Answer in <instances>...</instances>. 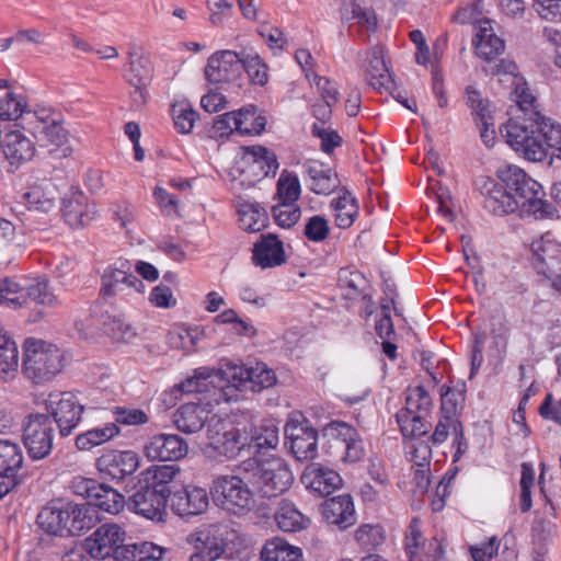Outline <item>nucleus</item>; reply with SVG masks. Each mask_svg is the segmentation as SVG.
Returning <instances> with one entry per match:
<instances>
[{
	"instance_id": "1",
	"label": "nucleus",
	"mask_w": 561,
	"mask_h": 561,
	"mask_svg": "<svg viewBox=\"0 0 561 561\" xmlns=\"http://www.w3.org/2000/svg\"><path fill=\"white\" fill-rule=\"evenodd\" d=\"M507 144L522 158L542 162L549 156V164L556 157L561 160V125L548 117L537 119L511 118L501 129Z\"/></svg>"
},
{
	"instance_id": "2",
	"label": "nucleus",
	"mask_w": 561,
	"mask_h": 561,
	"mask_svg": "<svg viewBox=\"0 0 561 561\" xmlns=\"http://www.w3.org/2000/svg\"><path fill=\"white\" fill-rule=\"evenodd\" d=\"M500 184L514 197L522 217L531 216L537 220L559 219L558 209L545 199L542 186L517 165L497 170Z\"/></svg>"
},
{
	"instance_id": "3",
	"label": "nucleus",
	"mask_w": 561,
	"mask_h": 561,
	"mask_svg": "<svg viewBox=\"0 0 561 561\" xmlns=\"http://www.w3.org/2000/svg\"><path fill=\"white\" fill-rule=\"evenodd\" d=\"M239 471L245 474L261 496L267 499L285 493L294 481L291 470L280 458L262 460L251 457L240 463Z\"/></svg>"
},
{
	"instance_id": "4",
	"label": "nucleus",
	"mask_w": 561,
	"mask_h": 561,
	"mask_svg": "<svg viewBox=\"0 0 561 561\" xmlns=\"http://www.w3.org/2000/svg\"><path fill=\"white\" fill-rule=\"evenodd\" d=\"M222 373L225 374L226 383L219 386L217 400L222 399L227 402L238 401L240 399L239 393L242 391L260 392L276 382L275 373L264 363H256L249 367L228 364Z\"/></svg>"
},
{
	"instance_id": "5",
	"label": "nucleus",
	"mask_w": 561,
	"mask_h": 561,
	"mask_svg": "<svg viewBox=\"0 0 561 561\" xmlns=\"http://www.w3.org/2000/svg\"><path fill=\"white\" fill-rule=\"evenodd\" d=\"M64 354L55 345L41 340L26 339L22 370L35 383L51 380L62 369Z\"/></svg>"
},
{
	"instance_id": "6",
	"label": "nucleus",
	"mask_w": 561,
	"mask_h": 561,
	"mask_svg": "<svg viewBox=\"0 0 561 561\" xmlns=\"http://www.w3.org/2000/svg\"><path fill=\"white\" fill-rule=\"evenodd\" d=\"M248 482L245 474H221L213 480L209 494L217 506L243 516L255 507L254 493Z\"/></svg>"
},
{
	"instance_id": "7",
	"label": "nucleus",
	"mask_w": 561,
	"mask_h": 561,
	"mask_svg": "<svg viewBox=\"0 0 561 561\" xmlns=\"http://www.w3.org/2000/svg\"><path fill=\"white\" fill-rule=\"evenodd\" d=\"M206 453L209 457L232 459L247 450V430L233 426L231 423L216 420L207 427Z\"/></svg>"
},
{
	"instance_id": "8",
	"label": "nucleus",
	"mask_w": 561,
	"mask_h": 561,
	"mask_svg": "<svg viewBox=\"0 0 561 561\" xmlns=\"http://www.w3.org/2000/svg\"><path fill=\"white\" fill-rule=\"evenodd\" d=\"M285 444L299 460H310L318 454V431L302 414L291 415L284 428Z\"/></svg>"
},
{
	"instance_id": "9",
	"label": "nucleus",
	"mask_w": 561,
	"mask_h": 561,
	"mask_svg": "<svg viewBox=\"0 0 561 561\" xmlns=\"http://www.w3.org/2000/svg\"><path fill=\"white\" fill-rule=\"evenodd\" d=\"M55 426L49 415L31 414L23 427V443L33 460L47 458L54 444Z\"/></svg>"
},
{
	"instance_id": "10",
	"label": "nucleus",
	"mask_w": 561,
	"mask_h": 561,
	"mask_svg": "<svg viewBox=\"0 0 561 561\" xmlns=\"http://www.w3.org/2000/svg\"><path fill=\"white\" fill-rule=\"evenodd\" d=\"M101 284L100 294L103 297L127 296L145 289L144 283L134 274L131 263L125 259H118L104 268Z\"/></svg>"
},
{
	"instance_id": "11",
	"label": "nucleus",
	"mask_w": 561,
	"mask_h": 561,
	"mask_svg": "<svg viewBox=\"0 0 561 561\" xmlns=\"http://www.w3.org/2000/svg\"><path fill=\"white\" fill-rule=\"evenodd\" d=\"M530 249L537 273L550 279L552 286L561 290V243L548 232L534 240Z\"/></svg>"
},
{
	"instance_id": "12",
	"label": "nucleus",
	"mask_w": 561,
	"mask_h": 561,
	"mask_svg": "<svg viewBox=\"0 0 561 561\" xmlns=\"http://www.w3.org/2000/svg\"><path fill=\"white\" fill-rule=\"evenodd\" d=\"M47 412L57 425L60 436H68L77 427L84 409L71 392L50 393L45 402Z\"/></svg>"
},
{
	"instance_id": "13",
	"label": "nucleus",
	"mask_w": 561,
	"mask_h": 561,
	"mask_svg": "<svg viewBox=\"0 0 561 561\" xmlns=\"http://www.w3.org/2000/svg\"><path fill=\"white\" fill-rule=\"evenodd\" d=\"M125 530L117 524H103L84 539L89 554L94 560L114 558L121 561V554L125 548Z\"/></svg>"
},
{
	"instance_id": "14",
	"label": "nucleus",
	"mask_w": 561,
	"mask_h": 561,
	"mask_svg": "<svg viewBox=\"0 0 561 561\" xmlns=\"http://www.w3.org/2000/svg\"><path fill=\"white\" fill-rule=\"evenodd\" d=\"M240 163L241 182L248 185H254L270 175L275 176L279 167L276 153L263 146L245 147Z\"/></svg>"
},
{
	"instance_id": "15",
	"label": "nucleus",
	"mask_w": 561,
	"mask_h": 561,
	"mask_svg": "<svg viewBox=\"0 0 561 561\" xmlns=\"http://www.w3.org/2000/svg\"><path fill=\"white\" fill-rule=\"evenodd\" d=\"M24 182L21 201L30 210L47 214L56 207L59 193L50 180L39 176L38 172H32L25 176Z\"/></svg>"
},
{
	"instance_id": "16",
	"label": "nucleus",
	"mask_w": 561,
	"mask_h": 561,
	"mask_svg": "<svg viewBox=\"0 0 561 561\" xmlns=\"http://www.w3.org/2000/svg\"><path fill=\"white\" fill-rule=\"evenodd\" d=\"M169 496L138 480L135 492L129 496L127 506L136 514L154 522H162Z\"/></svg>"
},
{
	"instance_id": "17",
	"label": "nucleus",
	"mask_w": 561,
	"mask_h": 561,
	"mask_svg": "<svg viewBox=\"0 0 561 561\" xmlns=\"http://www.w3.org/2000/svg\"><path fill=\"white\" fill-rule=\"evenodd\" d=\"M325 438L336 442L343 450V460L355 462L364 456V444L357 430L343 421H331L323 430Z\"/></svg>"
},
{
	"instance_id": "18",
	"label": "nucleus",
	"mask_w": 561,
	"mask_h": 561,
	"mask_svg": "<svg viewBox=\"0 0 561 561\" xmlns=\"http://www.w3.org/2000/svg\"><path fill=\"white\" fill-rule=\"evenodd\" d=\"M169 504L172 512L182 518L201 515L209 506L208 492L201 486L185 485L171 493Z\"/></svg>"
},
{
	"instance_id": "19",
	"label": "nucleus",
	"mask_w": 561,
	"mask_h": 561,
	"mask_svg": "<svg viewBox=\"0 0 561 561\" xmlns=\"http://www.w3.org/2000/svg\"><path fill=\"white\" fill-rule=\"evenodd\" d=\"M138 466V455L133 450H108L96 459L100 474L113 481H122L131 476Z\"/></svg>"
},
{
	"instance_id": "20",
	"label": "nucleus",
	"mask_w": 561,
	"mask_h": 561,
	"mask_svg": "<svg viewBox=\"0 0 561 561\" xmlns=\"http://www.w3.org/2000/svg\"><path fill=\"white\" fill-rule=\"evenodd\" d=\"M241 51L221 50L208 58L205 78L209 83H222L237 80L242 72Z\"/></svg>"
},
{
	"instance_id": "21",
	"label": "nucleus",
	"mask_w": 561,
	"mask_h": 561,
	"mask_svg": "<svg viewBox=\"0 0 561 561\" xmlns=\"http://www.w3.org/2000/svg\"><path fill=\"white\" fill-rule=\"evenodd\" d=\"M187 443L175 434H158L145 445V454L151 460L176 461L187 455Z\"/></svg>"
},
{
	"instance_id": "22",
	"label": "nucleus",
	"mask_w": 561,
	"mask_h": 561,
	"mask_svg": "<svg viewBox=\"0 0 561 561\" xmlns=\"http://www.w3.org/2000/svg\"><path fill=\"white\" fill-rule=\"evenodd\" d=\"M477 185L484 197V208L496 215L505 216L519 210L517 202L511 196L500 182L490 178H483Z\"/></svg>"
},
{
	"instance_id": "23",
	"label": "nucleus",
	"mask_w": 561,
	"mask_h": 561,
	"mask_svg": "<svg viewBox=\"0 0 561 561\" xmlns=\"http://www.w3.org/2000/svg\"><path fill=\"white\" fill-rule=\"evenodd\" d=\"M61 214L65 221L72 228L89 225L96 214L95 205L88 204L87 196L80 191H73L61 199Z\"/></svg>"
},
{
	"instance_id": "24",
	"label": "nucleus",
	"mask_w": 561,
	"mask_h": 561,
	"mask_svg": "<svg viewBox=\"0 0 561 561\" xmlns=\"http://www.w3.org/2000/svg\"><path fill=\"white\" fill-rule=\"evenodd\" d=\"M300 479L307 489L320 496L330 495L342 484V479L336 471L317 463L308 465Z\"/></svg>"
},
{
	"instance_id": "25",
	"label": "nucleus",
	"mask_w": 561,
	"mask_h": 561,
	"mask_svg": "<svg viewBox=\"0 0 561 561\" xmlns=\"http://www.w3.org/2000/svg\"><path fill=\"white\" fill-rule=\"evenodd\" d=\"M252 261L263 270L282 265L285 262L283 242L276 234H261L254 243Z\"/></svg>"
},
{
	"instance_id": "26",
	"label": "nucleus",
	"mask_w": 561,
	"mask_h": 561,
	"mask_svg": "<svg viewBox=\"0 0 561 561\" xmlns=\"http://www.w3.org/2000/svg\"><path fill=\"white\" fill-rule=\"evenodd\" d=\"M322 515L329 524L346 529L356 522L355 507L350 494L328 499L322 505Z\"/></svg>"
},
{
	"instance_id": "27",
	"label": "nucleus",
	"mask_w": 561,
	"mask_h": 561,
	"mask_svg": "<svg viewBox=\"0 0 561 561\" xmlns=\"http://www.w3.org/2000/svg\"><path fill=\"white\" fill-rule=\"evenodd\" d=\"M207 404L201 402H188L182 404L173 414V423L175 427L185 434H194L199 432L209 417Z\"/></svg>"
},
{
	"instance_id": "28",
	"label": "nucleus",
	"mask_w": 561,
	"mask_h": 561,
	"mask_svg": "<svg viewBox=\"0 0 561 561\" xmlns=\"http://www.w3.org/2000/svg\"><path fill=\"white\" fill-rule=\"evenodd\" d=\"M69 513L66 503H51L44 506L37 515L38 526L47 534L59 537L69 536Z\"/></svg>"
},
{
	"instance_id": "29",
	"label": "nucleus",
	"mask_w": 561,
	"mask_h": 561,
	"mask_svg": "<svg viewBox=\"0 0 561 561\" xmlns=\"http://www.w3.org/2000/svg\"><path fill=\"white\" fill-rule=\"evenodd\" d=\"M472 43L477 55L488 61L496 58L505 48L504 41L494 34L488 19L479 21V30Z\"/></svg>"
},
{
	"instance_id": "30",
	"label": "nucleus",
	"mask_w": 561,
	"mask_h": 561,
	"mask_svg": "<svg viewBox=\"0 0 561 561\" xmlns=\"http://www.w3.org/2000/svg\"><path fill=\"white\" fill-rule=\"evenodd\" d=\"M3 153L9 163L18 168L34 157L35 147L20 130H10L3 140Z\"/></svg>"
},
{
	"instance_id": "31",
	"label": "nucleus",
	"mask_w": 561,
	"mask_h": 561,
	"mask_svg": "<svg viewBox=\"0 0 561 561\" xmlns=\"http://www.w3.org/2000/svg\"><path fill=\"white\" fill-rule=\"evenodd\" d=\"M195 551L190 561H229L224 558L226 542L222 538L211 536L209 533L199 531L193 540Z\"/></svg>"
},
{
	"instance_id": "32",
	"label": "nucleus",
	"mask_w": 561,
	"mask_h": 561,
	"mask_svg": "<svg viewBox=\"0 0 561 561\" xmlns=\"http://www.w3.org/2000/svg\"><path fill=\"white\" fill-rule=\"evenodd\" d=\"M310 180V190L318 195H329L334 192L340 181L337 174L319 161H309L305 164Z\"/></svg>"
},
{
	"instance_id": "33",
	"label": "nucleus",
	"mask_w": 561,
	"mask_h": 561,
	"mask_svg": "<svg viewBox=\"0 0 561 561\" xmlns=\"http://www.w3.org/2000/svg\"><path fill=\"white\" fill-rule=\"evenodd\" d=\"M69 513V536H79L82 531L89 530L99 522V511L89 503L77 504L66 503Z\"/></svg>"
},
{
	"instance_id": "34",
	"label": "nucleus",
	"mask_w": 561,
	"mask_h": 561,
	"mask_svg": "<svg viewBox=\"0 0 561 561\" xmlns=\"http://www.w3.org/2000/svg\"><path fill=\"white\" fill-rule=\"evenodd\" d=\"M91 321L96 322L103 333L114 341L129 343L136 336V331L129 323L108 312H102L98 316L96 310H93Z\"/></svg>"
},
{
	"instance_id": "35",
	"label": "nucleus",
	"mask_w": 561,
	"mask_h": 561,
	"mask_svg": "<svg viewBox=\"0 0 561 561\" xmlns=\"http://www.w3.org/2000/svg\"><path fill=\"white\" fill-rule=\"evenodd\" d=\"M180 473L178 465H154L147 468L139 476V480L147 485L160 490L167 496H171L174 490H171L170 484L173 482L175 476Z\"/></svg>"
},
{
	"instance_id": "36",
	"label": "nucleus",
	"mask_w": 561,
	"mask_h": 561,
	"mask_svg": "<svg viewBox=\"0 0 561 561\" xmlns=\"http://www.w3.org/2000/svg\"><path fill=\"white\" fill-rule=\"evenodd\" d=\"M278 528L285 533L300 531L309 525V518L305 516L294 503L283 500L274 515Z\"/></svg>"
},
{
	"instance_id": "37",
	"label": "nucleus",
	"mask_w": 561,
	"mask_h": 561,
	"mask_svg": "<svg viewBox=\"0 0 561 561\" xmlns=\"http://www.w3.org/2000/svg\"><path fill=\"white\" fill-rule=\"evenodd\" d=\"M365 58L362 62V68L370 77L371 85L382 87L390 80L388 66L383 59V47L376 45L370 50L366 51Z\"/></svg>"
},
{
	"instance_id": "38",
	"label": "nucleus",
	"mask_w": 561,
	"mask_h": 561,
	"mask_svg": "<svg viewBox=\"0 0 561 561\" xmlns=\"http://www.w3.org/2000/svg\"><path fill=\"white\" fill-rule=\"evenodd\" d=\"M334 210L335 225L341 229L350 228L358 217L359 206L357 199L343 188V194L331 202Z\"/></svg>"
},
{
	"instance_id": "39",
	"label": "nucleus",
	"mask_w": 561,
	"mask_h": 561,
	"mask_svg": "<svg viewBox=\"0 0 561 561\" xmlns=\"http://www.w3.org/2000/svg\"><path fill=\"white\" fill-rule=\"evenodd\" d=\"M89 504L93 505L95 510L116 515L123 511L127 502L125 496L114 488L106 483H99L94 494H92V502Z\"/></svg>"
},
{
	"instance_id": "40",
	"label": "nucleus",
	"mask_w": 561,
	"mask_h": 561,
	"mask_svg": "<svg viewBox=\"0 0 561 561\" xmlns=\"http://www.w3.org/2000/svg\"><path fill=\"white\" fill-rule=\"evenodd\" d=\"M247 450L250 454L275 449L279 442L278 428L273 424L254 427L250 433L247 432Z\"/></svg>"
},
{
	"instance_id": "41",
	"label": "nucleus",
	"mask_w": 561,
	"mask_h": 561,
	"mask_svg": "<svg viewBox=\"0 0 561 561\" xmlns=\"http://www.w3.org/2000/svg\"><path fill=\"white\" fill-rule=\"evenodd\" d=\"M225 369L209 370L208 368H199L195 375L185 379L176 386V389L183 393H202L208 390L209 385H215L216 380L225 381Z\"/></svg>"
},
{
	"instance_id": "42",
	"label": "nucleus",
	"mask_w": 561,
	"mask_h": 561,
	"mask_svg": "<svg viewBox=\"0 0 561 561\" xmlns=\"http://www.w3.org/2000/svg\"><path fill=\"white\" fill-rule=\"evenodd\" d=\"M302 551L282 538H273L264 545L261 561H301Z\"/></svg>"
},
{
	"instance_id": "43",
	"label": "nucleus",
	"mask_w": 561,
	"mask_h": 561,
	"mask_svg": "<svg viewBox=\"0 0 561 561\" xmlns=\"http://www.w3.org/2000/svg\"><path fill=\"white\" fill-rule=\"evenodd\" d=\"M513 84L514 90L512 95L522 112V115L515 118L538 121L539 117H545L537 110L536 98L530 93L526 82H524L522 78L514 77Z\"/></svg>"
},
{
	"instance_id": "44",
	"label": "nucleus",
	"mask_w": 561,
	"mask_h": 561,
	"mask_svg": "<svg viewBox=\"0 0 561 561\" xmlns=\"http://www.w3.org/2000/svg\"><path fill=\"white\" fill-rule=\"evenodd\" d=\"M128 65L125 79L129 84H150L153 68L149 57L137 53H128Z\"/></svg>"
},
{
	"instance_id": "45",
	"label": "nucleus",
	"mask_w": 561,
	"mask_h": 561,
	"mask_svg": "<svg viewBox=\"0 0 561 561\" xmlns=\"http://www.w3.org/2000/svg\"><path fill=\"white\" fill-rule=\"evenodd\" d=\"M19 352L16 343L7 334L0 332V379L7 381L18 371Z\"/></svg>"
},
{
	"instance_id": "46",
	"label": "nucleus",
	"mask_w": 561,
	"mask_h": 561,
	"mask_svg": "<svg viewBox=\"0 0 561 561\" xmlns=\"http://www.w3.org/2000/svg\"><path fill=\"white\" fill-rule=\"evenodd\" d=\"M119 433V428L115 423H107L103 427H95L76 437V447L82 451H89L100 446Z\"/></svg>"
},
{
	"instance_id": "47",
	"label": "nucleus",
	"mask_w": 561,
	"mask_h": 561,
	"mask_svg": "<svg viewBox=\"0 0 561 561\" xmlns=\"http://www.w3.org/2000/svg\"><path fill=\"white\" fill-rule=\"evenodd\" d=\"M23 463V454L20 445L11 440H0V477H12Z\"/></svg>"
},
{
	"instance_id": "48",
	"label": "nucleus",
	"mask_w": 561,
	"mask_h": 561,
	"mask_svg": "<svg viewBox=\"0 0 561 561\" xmlns=\"http://www.w3.org/2000/svg\"><path fill=\"white\" fill-rule=\"evenodd\" d=\"M163 548L149 541L125 545L121 554V561H162Z\"/></svg>"
},
{
	"instance_id": "49",
	"label": "nucleus",
	"mask_w": 561,
	"mask_h": 561,
	"mask_svg": "<svg viewBox=\"0 0 561 561\" xmlns=\"http://www.w3.org/2000/svg\"><path fill=\"white\" fill-rule=\"evenodd\" d=\"M242 71H245L250 81L256 85H264L268 81L267 65L253 49L241 50Z\"/></svg>"
},
{
	"instance_id": "50",
	"label": "nucleus",
	"mask_w": 561,
	"mask_h": 561,
	"mask_svg": "<svg viewBox=\"0 0 561 561\" xmlns=\"http://www.w3.org/2000/svg\"><path fill=\"white\" fill-rule=\"evenodd\" d=\"M410 412H398L396 414L397 423L404 437L421 438L426 436L432 424L425 420L427 414L410 415Z\"/></svg>"
},
{
	"instance_id": "51",
	"label": "nucleus",
	"mask_w": 561,
	"mask_h": 561,
	"mask_svg": "<svg viewBox=\"0 0 561 561\" xmlns=\"http://www.w3.org/2000/svg\"><path fill=\"white\" fill-rule=\"evenodd\" d=\"M236 116L234 128L242 135H259L265 128V117L257 115V108L254 105L240 108L236 112Z\"/></svg>"
},
{
	"instance_id": "52",
	"label": "nucleus",
	"mask_w": 561,
	"mask_h": 561,
	"mask_svg": "<svg viewBox=\"0 0 561 561\" xmlns=\"http://www.w3.org/2000/svg\"><path fill=\"white\" fill-rule=\"evenodd\" d=\"M341 14L343 20H356L357 23L365 25L368 30L374 31L377 26L374 10L363 0H350V4L344 3L341 8Z\"/></svg>"
},
{
	"instance_id": "53",
	"label": "nucleus",
	"mask_w": 561,
	"mask_h": 561,
	"mask_svg": "<svg viewBox=\"0 0 561 561\" xmlns=\"http://www.w3.org/2000/svg\"><path fill=\"white\" fill-rule=\"evenodd\" d=\"M239 215L242 229L249 232L261 231L268 220L266 209L257 203L242 205Z\"/></svg>"
},
{
	"instance_id": "54",
	"label": "nucleus",
	"mask_w": 561,
	"mask_h": 561,
	"mask_svg": "<svg viewBox=\"0 0 561 561\" xmlns=\"http://www.w3.org/2000/svg\"><path fill=\"white\" fill-rule=\"evenodd\" d=\"M433 405L432 398L423 386L409 388L405 397V408L399 412H410V415L428 414Z\"/></svg>"
},
{
	"instance_id": "55",
	"label": "nucleus",
	"mask_w": 561,
	"mask_h": 561,
	"mask_svg": "<svg viewBox=\"0 0 561 561\" xmlns=\"http://www.w3.org/2000/svg\"><path fill=\"white\" fill-rule=\"evenodd\" d=\"M33 135L38 141L56 146H61L67 140V130L57 118L45 122L44 125H35Z\"/></svg>"
},
{
	"instance_id": "56",
	"label": "nucleus",
	"mask_w": 561,
	"mask_h": 561,
	"mask_svg": "<svg viewBox=\"0 0 561 561\" xmlns=\"http://www.w3.org/2000/svg\"><path fill=\"white\" fill-rule=\"evenodd\" d=\"M366 284L364 275L357 271L342 268L339 273V286L345 299H356L364 294L363 285Z\"/></svg>"
},
{
	"instance_id": "57",
	"label": "nucleus",
	"mask_w": 561,
	"mask_h": 561,
	"mask_svg": "<svg viewBox=\"0 0 561 561\" xmlns=\"http://www.w3.org/2000/svg\"><path fill=\"white\" fill-rule=\"evenodd\" d=\"M25 305L28 300L41 305H53L56 301V296L49 288L48 279L46 277H37L33 283L23 286Z\"/></svg>"
},
{
	"instance_id": "58",
	"label": "nucleus",
	"mask_w": 561,
	"mask_h": 561,
	"mask_svg": "<svg viewBox=\"0 0 561 561\" xmlns=\"http://www.w3.org/2000/svg\"><path fill=\"white\" fill-rule=\"evenodd\" d=\"M357 543L367 551L374 550L385 541V530L379 524H364L355 531Z\"/></svg>"
},
{
	"instance_id": "59",
	"label": "nucleus",
	"mask_w": 561,
	"mask_h": 561,
	"mask_svg": "<svg viewBox=\"0 0 561 561\" xmlns=\"http://www.w3.org/2000/svg\"><path fill=\"white\" fill-rule=\"evenodd\" d=\"M174 126L179 133L188 134L198 117L197 112L186 102H178L171 108Z\"/></svg>"
},
{
	"instance_id": "60",
	"label": "nucleus",
	"mask_w": 561,
	"mask_h": 561,
	"mask_svg": "<svg viewBox=\"0 0 561 561\" xmlns=\"http://www.w3.org/2000/svg\"><path fill=\"white\" fill-rule=\"evenodd\" d=\"M24 288L11 278L0 279V305H8L14 309L25 306Z\"/></svg>"
},
{
	"instance_id": "61",
	"label": "nucleus",
	"mask_w": 561,
	"mask_h": 561,
	"mask_svg": "<svg viewBox=\"0 0 561 561\" xmlns=\"http://www.w3.org/2000/svg\"><path fill=\"white\" fill-rule=\"evenodd\" d=\"M277 196L280 203H293L300 196V183L296 175L284 170L277 181Z\"/></svg>"
},
{
	"instance_id": "62",
	"label": "nucleus",
	"mask_w": 561,
	"mask_h": 561,
	"mask_svg": "<svg viewBox=\"0 0 561 561\" xmlns=\"http://www.w3.org/2000/svg\"><path fill=\"white\" fill-rule=\"evenodd\" d=\"M466 104L471 108L474 121L491 119L490 102L484 99L479 90L469 85L466 89Z\"/></svg>"
},
{
	"instance_id": "63",
	"label": "nucleus",
	"mask_w": 561,
	"mask_h": 561,
	"mask_svg": "<svg viewBox=\"0 0 561 561\" xmlns=\"http://www.w3.org/2000/svg\"><path fill=\"white\" fill-rule=\"evenodd\" d=\"M272 213L276 224L285 229L295 226L301 216L299 206L293 203H279L273 206Z\"/></svg>"
},
{
	"instance_id": "64",
	"label": "nucleus",
	"mask_w": 561,
	"mask_h": 561,
	"mask_svg": "<svg viewBox=\"0 0 561 561\" xmlns=\"http://www.w3.org/2000/svg\"><path fill=\"white\" fill-rule=\"evenodd\" d=\"M329 233V222L323 216L313 215L308 218L304 228V236L309 241L322 242L328 238Z\"/></svg>"
}]
</instances>
